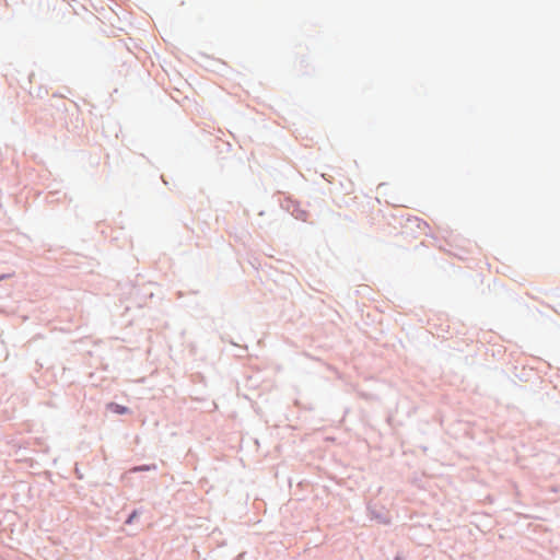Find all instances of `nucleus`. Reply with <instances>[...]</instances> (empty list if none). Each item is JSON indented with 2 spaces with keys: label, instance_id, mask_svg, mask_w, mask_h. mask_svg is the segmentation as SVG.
I'll use <instances>...</instances> for the list:
<instances>
[{
  "label": "nucleus",
  "instance_id": "obj_1",
  "mask_svg": "<svg viewBox=\"0 0 560 560\" xmlns=\"http://www.w3.org/2000/svg\"><path fill=\"white\" fill-rule=\"evenodd\" d=\"M107 408L112 412L119 413V415L127 413L129 411L127 407L118 405V404H115V402L108 404Z\"/></svg>",
  "mask_w": 560,
  "mask_h": 560
},
{
  "label": "nucleus",
  "instance_id": "obj_2",
  "mask_svg": "<svg viewBox=\"0 0 560 560\" xmlns=\"http://www.w3.org/2000/svg\"><path fill=\"white\" fill-rule=\"evenodd\" d=\"M136 516H137V512H133V513L129 516V518L127 520V523H131V522L135 520V517H136Z\"/></svg>",
  "mask_w": 560,
  "mask_h": 560
}]
</instances>
